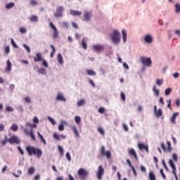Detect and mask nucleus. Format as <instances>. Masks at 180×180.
<instances>
[{
  "mask_svg": "<svg viewBox=\"0 0 180 180\" xmlns=\"http://www.w3.org/2000/svg\"><path fill=\"white\" fill-rule=\"evenodd\" d=\"M25 150L30 157L36 155L37 158H41V155H43V150L39 148H36L35 146H28L25 148Z\"/></svg>",
  "mask_w": 180,
  "mask_h": 180,
  "instance_id": "1",
  "label": "nucleus"
},
{
  "mask_svg": "<svg viewBox=\"0 0 180 180\" xmlns=\"http://www.w3.org/2000/svg\"><path fill=\"white\" fill-rule=\"evenodd\" d=\"M120 36L121 34L117 30H114L113 32L110 34V37L111 38L113 44H115V46H117V44L120 43Z\"/></svg>",
  "mask_w": 180,
  "mask_h": 180,
  "instance_id": "2",
  "label": "nucleus"
},
{
  "mask_svg": "<svg viewBox=\"0 0 180 180\" xmlns=\"http://www.w3.org/2000/svg\"><path fill=\"white\" fill-rule=\"evenodd\" d=\"M64 6H58L56 8V11L53 13L55 18H63V15L64 13Z\"/></svg>",
  "mask_w": 180,
  "mask_h": 180,
  "instance_id": "3",
  "label": "nucleus"
},
{
  "mask_svg": "<svg viewBox=\"0 0 180 180\" xmlns=\"http://www.w3.org/2000/svg\"><path fill=\"white\" fill-rule=\"evenodd\" d=\"M141 61L143 65H146V67H151L153 64V61L151 60V58H146L142 56L141 58Z\"/></svg>",
  "mask_w": 180,
  "mask_h": 180,
  "instance_id": "4",
  "label": "nucleus"
},
{
  "mask_svg": "<svg viewBox=\"0 0 180 180\" xmlns=\"http://www.w3.org/2000/svg\"><path fill=\"white\" fill-rule=\"evenodd\" d=\"M105 174V169L102 165L98 166V171L96 172L97 179H102L103 174Z\"/></svg>",
  "mask_w": 180,
  "mask_h": 180,
  "instance_id": "5",
  "label": "nucleus"
},
{
  "mask_svg": "<svg viewBox=\"0 0 180 180\" xmlns=\"http://www.w3.org/2000/svg\"><path fill=\"white\" fill-rule=\"evenodd\" d=\"M8 141L10 144H20V139L17 136H13L8 139Z\"/></svg>",
  "mask_w": 180,
  "mask_h": 180,
  "instance_id": "6",
  "label": "nucleus"
},
{
  "mask_svg": "<svg viewBox=\"0 0 180 180\" xmlns=\"http://www.w3.org/2000/svg\"><path fill=\"white\" fill-rule=\"evenodd\" d=\"M77 174L79 176H82V179H85V177L89 175V172L84 168H80L79 169Z\"/></svg>",
  "mask_w": 180,
  "mask_h": 180,
  "instance_id": "7",
  "label": "nucleus"
},
{
  "mask_svg": "<svg viewBox=\"0 0 180 180\" xmlns=\"http://www.w3.org/2000/svg\"><path fill=\"white\" fill-rule=\"evenodd\" d=\"M49 26L54 31L53 33V39H58V30H57V27H56V25H54V23L50 22Z\"/></svg>",
  "mask_w": 180,
  "mask_h": 180,
  "instance_id": "8",
  "label": "nucleus"
},
{
  "mask_svg": "<svg viewBox=\"0 0 180 180\" xmlns=\"http://www.w3.org/2000/svg\"><path fill=\"white\" fill-rule=\"evenodd\" d=\"M93 49L96 53H101L105 50V46L103 45L96 44L93 46Z\"/></svg>",
  "mask_w": 180,
  "mask_h": 180,
  "instance_id": "9",
  "label": "nucleus"
},
{
  "mask_svg": "<svg viewBox=\"0 0 180 180\" xmlns=\"http://www.w3.org/2000/svg\"><path fill=\"white\" fill-rule=\"evenodd\" d=\"M84 20H86V22L91 21V18H92V13L89 11H86L83 14Z\"/></svg>",
  "mask_w": 180,
  "mask_h": 180,
  "instance_id": "10",
  "label": "nucleus"
},
{
  "mask_svg": "<svg viewBox=\"0 0 180 180\" xmlns=\"http://www.w3.org/2000/svg\"><path fill=\"white\" fill-rule=\"evenodd\" d=\"M34 60L35 63H39L40 61H43V55L40 52H37L34 57Z\"/></svg>",
  "mask_w": 180,
  "mask_h": 180,
  "instance_id": "11",
  "label": "nucleus"
},
{
  "mask_svg": "<svg viewBox=\"0 0 180 180\" xmlns=\"http://www.w3.org/2000/svg\"><path fill=\"white\" fill-rule=\"evenodd\" d=\"M53 139H55L56 140H58V141H60L61 140V139H63V140H65V139H67V136L64 135V134H61L60 136L58 135V134L57 133H54L53 135ZM61 139H60V138Z\"/></svg>",
  "mask_w": 180,
  "mask_h": 180,
  "instance_id": "12",
  "label": "nucleus"
},
{
  "mask_svg": "<svg viewBox=\"0 0 180 180\" xmlns=\"http://www.w3.org/2000/svg\"><path fill=\"white\" fill-rule=\"evenodd\" d=\"M138 147L141 151H143V150H145L146 153H149L148 145H144V143H138Z\"/></svg>",
  "mask_w": 180,
  "mask_h": 180,
  "instance_id": "13",
  "label": "nucleus"
},
{
  "mask_svg": "<svg viewBox=\"0 0 180 180\" xmlns=\"http://www.w3.org/2000/svg\"><path fill=\"white\" fill-rule=\"evenodd\" d=\"M128 154H129V155H133V157H134L136 161L137 160H139V157H137V153H136V150L134 148H131L129 150H128Z\"/></svg>",
  "mask_w": 180,
  "mask_h": 180,
  "instance_id": "14",
  "label": "nucleus"
},
{
  "mask_svg": "<svg viewBox=\"0 0 180 180\" xmlns=\"http://www.w3.org/2000/svg\"><path fill=\"white\" fill-rule=\"evenodd\" d=\"M70 15H72V16H81L82 15V12L79 11L70 10Z\"/></svg>",
  "mask_w": 180,
  "mask_h": 180,
  "instance_id": "15",
  "label": "nucleus"
},
{
  "mask_svg": "<svg viewBox=\"0 0 180 180\" xmlns=\"http://www.w3.org/2000/svg\"><path fill=\"white\" fill-rule=\"evenodd\" d=\"M179 116V112H174L171 118V122L173 123V124H175L176 123V117Z\"/></svg>",
  "mask_w": 180,
  "mask_h": 180,
  "instance_id": "16",
  "label": "nucleus"
},
{
  "mask_svg": "<svg viewBox=\"0 0 180 180\" xmlns=\"http://www.w3.org/2000/svg\"><path fill=\"white\" fill-rule=\"evenodd\" d=\"M144 40L146 43H148V44H150L153 42V37H151V35L150 34H148L145 37Z\"/></svg>",
  "mask_w": 180,
  "mask_h": 180,
  "instance_id": "17",
  "label": "nucleus"
},
{
  "mask_svg": "<svg viewBox=\"0 0 180 180\" xmlns=\"http://www.w3.org/2000/svg\"><path fill=\"white\" fill-rule=\"evenodd\" d=\"M6 71H12V63L11 62L10 60H7V67L6 68Z\"/></svg>",
  "mask_w": 180,
  "mask_h": 180,
  "instance_id": "18",
  "label": "nucleus"
},
{
  "mask_svg": "<svg viewBox=\"0 0 180 180\" xmlns=\"http://www.w3.org/2000/svg\"><path fill=\"white\" fill-rule=\"evenodd\" d=\"M122 33L123 41L124 43H126V41H127V32H126V30H122Z\"/></svg>",
  "mask_w": 180,
  "mask_h": 180,
  "instance_id": "19",
  "label": "nucleus"
},
{
  "mask_svg": "<svg viewBox=\"0 0 180 180\" xmlns=\"http://www.w3.org/2000/svg\"><path fill=\"white\" fill-rule=\"evenodd\" d=\"M105 153H108V151H106V148L105 147V146H102L100 149L101 156L103 157V155L105 154Z\"/></svg>",
  "mask_w": 180,
  "mask_h": 180,
  "instance_id": "20",
  "label": "nucleus"
},
{
  "mask_svg": "<svg viewBox=\"0 0 180 180\" xmlns=\"http://www.w3.org/2000/svg\"><path fill=\"white\" fill-rule=\"evenodd\" d=\"M57 101H61L63 102H67V99L64 98L63 94H58L56 97Z\"/></svg>",
  "mask_w": 180,
  "mask_h": 180,
  "instance_id": "21",
  "label": "nucleus"
},
{
  "mask_svg": "<svg viewBox=\"0 0 180 180\" xmlns=\"http://www.w3.org/2000/svg\"><path fill=\"white\" fill-rule=\"evenodd\" d=\"M58 61L59 64H64V59L63 58V55H61V53L58 54Z\"/></svg>",
  "mask_w": 180,
  "mask_h": 180,
  "instance_id": "22",
  "label": "nucleus"
},
{
  "mask_svg": "<svg viewBox=\"0 0 180 180\" xmlns=\"http://www.w3.org/2000/svg\"><path fill=\"white\" fill-rule=\"evenodd\" d=\"M37 71L39 74H42V75H46V74H47V70H46L44 68H41L38 69Z\"/></svg>",
  "mask_w": 180,
  "mask_h": 180,
  "instance_id": "23",
  "label": "nucleus"
},
{
  "mask_svg": "<svg viewBox=\"0 0 180 180\" xmlns=\"http://www.w3.org/2000/svg\"><path fill=\"white\" fill-rule=\"evenodd\" d=\"M37 135L41 139V141H42L43 144L46 146V144H47V142L46 141V139H44V137H43V135H41V134H40V132L39 131L37 132Z\"/></svg>",
  "mask_w": 180,
  "mask_h": 180,
  "instance_id": "24",
  "label": "nucleus"
},
{
  "mask_svg": "<svg viewBox=\"0 0 180 180\" xmlns=\"http://www.w3.org/2000/svg\"><path fill=\"white\" fill-rule=\"evenodd\" d=\"M149 179L150 180H157V177H155V174H154V172H149Z\"/></svg>",
  "mask_w": 180,
  "mask_h": 180,
  "instance_id": "25",
  "label": "nucleus"
},
{
  "mask_svg": "<svg viewBox=\"0 0 180 180\" xmlns=\"http://www.w3.org/2000/svg\"><path fill=\"white\" fill-rule=\"evenodd\" d=\"M103 157H106L108 160H110V158L112 157V153H110V150H107V152L103 155Z\"/></svg>",
  "mask_w": 180,
  "mask_h": 180,
  "instance_id": "26",
  "label": "nucleus"
},
{
  "mask_svg": "<svg viewBox=\"0 0 180 180\" xmlns=\"http://www.w3.org/2000/svg\"><path fill=\"white\" fill-rule=\"evenodd\" d=\"M153 92H155V94L156 95V96H160V89H157L156 85L153 86Z\"/></svg>",
  "mask_w": 180,
  "mask_h": 180,
  "instance_id": "27",
  "label": "nucleus"
},
{
  "mask_svg": "<svg viewBox=\"0 0 180 180\" xmlns=\"http://www.w3.org/2000/svg\"><path fill=\"white\" fill-rule=\"evenodd\" d=\"M172 168V174L174 175L175 179L179 180L178 175L176 174V167L174 166Z\"/></svg>",
  "mask_w": 180,
  "mask_h": 180,
  "instance_id": "28",
  "label": "nucleus"
},
{
  "mask_svg": "<svg viewBox=\"0 0 180 180\" xmlns=\"http://www.w3.org/2000/svg\"><path fill=\"white\" fill-rule=\"evenodd\" d=\"M25 126L26 127H32V129H36L37 127L36 124H30V122H26Z\"/></svg>",
  "mask_w": 180,
  "mask_h": 180,
  "instance_id": "29",
  "label": "nucleus"
},
{
  "mask_svg": "<svg viewBox=\"0 0 180 180\" xmlns=\"http://www.w3.org/2000/svg\"><path fill=\"white\" fill-rule=\"evenodd\" d=\"M30 20L31 22H39V17L37 15H32L30 17Z\"/></svg>",
  "mask_w": 180,
  "mask_h": 180,
  "instance_id": "30",
  "label": "nucleus"
},
{
  "mask_svg": "<svg viewBox=\"0 0 180 180\" xmlns=\"http://www.w3.org/2000/svg\"><path fill=\"white\" fill-rule=\"evenodd\" d=\"M11 129L13 131H18L19 127L16 124H13Z\"/></svg>",
  "mask_w": 180,
  "mask_h": 180,
  "instance_id": "31",
  "label": "nucleus"
},
{
  "mask_svg": "<svg viewBox=\"0 0 180 180\" xmlns=\"http://www.w3.org/2000/svg\"><path fill=\"white\" fill-rule=\"evenodd\" d=\"M51 48L52 49V51L50 53L51 58H53L54 57V53H56V48H54V46L51 45Z\"/></svg>",
  "mask_w": 180,
  "mask_h": 180,
  "instance_id": "32",
  "label": "nucleus"
},
{
  "mask_svg": "<svg viewBox=\"0 0 180 180\" xmlns=\"http://www.w3.org/2000/svg\"><path fill=\"white\" fill-rule=\"evenodd\" d=\"M156 115V117H161V116H162V110L161 108H160L158 110V111H156V112H155Z\"/></svg>",
  "mask_w": 180,
  "mask_h": 180,
  "instance_id": "33",
  "label": "nucleus"
},
{
  "mask_svg": "<svg viewBox=\"0 0 180 180\" xmlns=\"http://www.w3.org/2000/svg\"><path fill=\"white\" fill-rule=\"evenodd\" d=\"M87 75H96V72L93 70H86Z\"/></svg>",
  "mask_w": 180,
  "mask_h": 180,
  "instance_id": "34",
  "label": "nucleus"
},
{
  "mask_svg": "<svg viewBox=\"0 0 180 180\" xmlns=\"http://www.w3.org/2000/svg\"><path fill=\"white\" fill-rule=\"evenodd\" d=\"M34 171H36V169H34L33 167H31L28 169V174L30 175H33V174H34Z\"/></svg>",
  "mask_w": 180,
  "mask_h": 180,
  "instance_id": "35",
  "label": "nucleus"
},
{
  "mask_svg": "<svg viewBox=\"0 0 180 180\" xmlns=\"http://www.w3.org/2000/svg\"><path fill=\"white\" fill-rule=\"evenodd\" d=\"M13 6H15V3L11 2L7 4V5L6 6V9H11V8H13Z\"/></svg>",
  "mask_w": 180,
  "mask_h": 180,
  "instance_id": "36",
  "label": "nucleus"
},
{
  "mask_svg": "<svg viewBox=\"0 0 180 180\" xmlns=\"http://www.w3.org/2000/svg\"><path fill=\"white\" fill-rule=\"evenodd\" d=\"M171 92H172V89L169 87V88L166 89L165 94L166 96H168V95H170Z\"/></svg>",
  "mask_w": 180,
  "mask_h": 180,
  "instance_id": "37",
  "label": "nucleus"
},
{
  "mask_svg": "<svg viewBox=\"0 0 180 180\" xmlns=\"http://www.w3.org/2000/svg\"><path fill=\"white\" fill-rule=\"evenodd\" d=\"M72 130L75 134H76L77 136L79 137V133L78 132V129H77L76 126L72 127Z\"/></svg>",
  "mask_w": 180,
  "mask_h": 180,
  "instance_id": "38",
  "label": "nucleus"
},
{
  "mask_svg": "<svg viewBox=\"0 0 180 180\" xmlns=\"http://www.w3.org/2000/svg\"><path fill=\"white\" fill-rule=\"evenodd\" d=\"M156 84L159 86H161V85H162V84H164V80L162 79H158L156 81Z\"/></svg>",
  "mask_w": 180,
  "mask_h": 180,
  "instance_id": "39",
  "label": "nucleus"
},
{
  "mask_svg": "<svg viewBox=\"0 0 180 180\" xmlns=\"http://www.w3.org/2000/svg\"><path fill=\"white\" fill-rule=\"evenodd\" d=\"M27 136H30V137L34 140V141H36V136H34V131H32L31 133L27 132Z\"/></svg>",
  "mask_w": 180,
  "mask_h": 180,
  "instance_id": "40",
  "label": "nucleus"
},
{
  "mask_svg": "<svg viewBox=\"0 0 180 180\" xmlns=\"http://www.w3.org/2000/svg\"><path fill=\"white\" fill-rule=\"evenodd\" d=\"M175 8H176V13H180V4H176Z\"/></svg>",
  "mask_w": 180,
  "mask_h": 180,
  "instance_id": "41",
  "label": "nucleus"
},
{
  "mask_svg": "<svg viewBox=\"0 0 180 180\" xmlns=\"http://www.w3.org/2000/svg\"><path fill=\"white\" fill-rule=\"evenodd\" d=\"M77 105L79 106H82V105H85V99H81L78 103Z\"/></svg>",
  "mask_w": 180,
  "mask_h": 180,
  "instance_id": "42",
  "label": "nucleus"
},
{
  "mask_svg": "<svg viewBox=\"0 0 180 180\" xmlns=\"http://www.w3.org/2000/svg\"><path fill=\"white\" fill-rule=\"evenodd\" d=\"M75 120L77 124H79V123H81V117L79 116H76Z\"/></svg>",
  "mask_w": 180,
  "mask_h": 180,
  "instance_id": "43",
  "label": "nucleus"
},
{
  "mask_svg": "<svg viewBox=\"0 0 180 180\" xmlns=\"http://www.w3.org/2000/svg\"><path fill=\"white\" fill-rule=\"evenodd\" d=\"M98 131H99V133H101V134H102V136H105V130L103 129V128L99 127L98 129Z\"/></svg>",
  "mask_w": 180,
  "mask_h": 180,
  "instance_id": "44",
  "label": "nucleus"
},
{
  "mask_svg": "<svg viewBox=\"0 0 180 180\" xmlns=\"http://www.w3.org/2000/svg\"><path fill=\"white\" fill-rule=\"evenodd\" d=\"M6 112H13L14 109L13 108L8 105L6 107Z\"/></svg>",
  "mask_w": 180,
  "mask_h": 180,
  "instance_id": "45",
  "label": "nucleus"
},
{
  "mask_svg": "<svg viewBox=\"0 0 180 180\" xmlns=\"http://www.w3.org/2000/svg\"><path fill=\"white\" fill-rule=\"evenodd\" d=\"M82 47H83V49H84V50H86V49H87L86 42H85V41H84V39H82Z\"/></svg>",
  "mask_w": 180,
  "mask_h": 180,
  "instance_id": "46",
  "label": "nucleus"
},
{
  "mask_svg": "<svg viewBox=\"0 0 180 180\" xmlns=\"http://www.w3.org/2000/svg\"><path fill=\"white\" fill-rule=\"evenodd\" d=\"M11 44L15 47V49H18V44H16V42L13 40V38L11 39Z\"/></svg>",
  "mask_w": 180,
  "mask_h": 180,
  "instance_id": "47",
  "label": "nucleus"
},
{
  "mask_svg": "<svg viewBox=\"0 0 180 180\" xmlns=\"http://www.w3.org/2000/svg\"><path fill=\"white\" fill-rule=\"evenodd\" d=\"M162 164L164 166L166 171H169V169H168V167L167 166V163H165V160H162Z\"/></svg>",
  "mask_w": 180,
  "mask_h": 180,
  "instance_id": "48",
  "label": "nucleus"
},
{
  "mask_svg": "<svg viewBox=\"0 0 180 180\" xmlns=\"http://www.w3.org/2000/svg\"><path fill=\"white\" fill-rule=\"evenodd\" d=\"M5 53L6 54H9V53H11V48H9V46L5 47Z\"/></svg>",
  "mask_w": 180,
  "mask_h": 180,
  "instance_id": "49",
  "label": "nucleus"
},
{
  "mask_svg": "<svg viewBox=\"0 0 180 180\" xmlns=\"http://www.w3.org/2000/svg\"><path fill=\"white\" fill-rule=\"evenodd\" d=\"M58 148L60 153V155H64V148H63L62 146H58Z\"/></svg>",
  "mask_w": 180,
  "mask_h": 180,
  "instance_id": "50",
  "label": "nucleus"
},
{
  "mask_svg": "<svg viewBox=\"0 0 180 180\" xmlns=\"http://www.w3.org/2000/svg\"><path fill=\"white\" fill-rule=\"evenodd\" d=\"M160 174L163 178V179H167V176L164 174V170L162 169H160Z\"/></svg>",
  "mask_w": 180,
  "mask_h": 180,
  "instance_id": "51",
  "label": "nucleus"
},
{
  "mask_svg": "<svg viewBox=\"0 0 180 180\" xmlns=\"http://www.w3.org/2000/svg\"><path fill=\"white\" fill-rule=\"evenodd\" d=\"M23 47H25V50H27V51L28 53H30L31 50H30V47H29V46L26 45L25 44H23Z\"/></svg>",
  "mask_w": 180,
  "mask_h": 180,
  "instance_id": "52",
  "label": "nucleus"
},
{
  "mask_svg": "<svg viewBox=\"0 0 180 180\" xmlns=\"http://www.w3.org/2000/svg\"><path fill=\"white\" fill-rule=\"evenodd\" d=\"M24 131H25V134H26V136H27V133H32L33 131V129H31V130L29 131V129H27V128H25Z\"/></svg>",
  "mask_w": 180,
  "mask_h": 180,
  "instance_id": "53",
  "label": "nucleus"
},
{
  "mask_svg": "<svg viewBox=\"0 0 180 180\" xmlns=\"http://www.w3.org/2000/svg\"><path fill=\"white\" fill-rule=\"evenodd\" d=\"M169 164L171 168H172L173 167H175V163H174V161L172 159L169 160Z\"/></svg>",
  "mask_w": 180,
  "mask_h": 180,
  "instance_id": "54",
  "label": "nucleus"
},
{
  "mask_svg": "<svg viewBox=\"0 0 180 180\" xmlns=\"http://www.w3.org/2000/svg\"><path fill=\"white\" fill-rule=\"evenodd\" d=\"M6 143H8V136H5V140L1 141V144L3 146H6Z\"/></svg>",
  "mask_w": 180,
  "mask_h": 180,
  "instance_id": "55",
  "label": "nucleus"
},
{
  "mask_svg": "<svg viewBox=\"0 0 180 180\" xmlns=\"http://www.w3.org/2000/svg\"><path fill=\"white\" fill-rule=\"evenodd\" d=\"M30 4H31V5H32V6H36V5H37V1H36V0H31L30 1Z\"/></svg>",
  "mask_w": 180,
  "mask_h": 180,
  "instance_id": "56",
  "label": "nucleus"
},
{
  "mask_svg": "<svg viewBox=\"0 0 180 180\" xmlns=\"http://www.w3.org/2000/svg\"><path fill=\"white\" fill-rule=\"evenodd\" d=\"M66 159L68 161H71V155H70L69 152L66 153Z\"/></svg>",
  "mask_w": 180,
  "mask_h": 180,
  "instance_id": "57",
  "label": "nucleus"
},
{
  "mask_svg": "<svg viewBox=\"0 0 180 180\" xmlns=\"http://www.w3.org/2000/svg\"><path fill=\"white\" fill-rule=\"evenodd\" d=\"M49 122H51V123H52V124H56V121L54 120V119H53V117H48Z\"/></svg>",
  "mask_w": 180,
  "mask_h": 180,
  "instance_id": "58",
  "label": "nucleus"
},
{
  "mask_svg": "<svg viewBox=\"0 0 180 180\" xmlns=\"http://www.w3.org/2000/svg\"><path fill=\"white\" fill-rule=\"evenodd\" d=\"M98 112L101 114L105 113V108L101 107V108H98Z\"/></svg>",
  "mask_w": 180,
  "mask_h": 180,
  "instance_id": "59",
  "label": "nucleus"
},
{
  "mask_svg": "<svg viewBox=\"0 0 180 180\" xmlns=\"http://www.w3.org/2000/svg\"><path fill=\"white\" fill-rule=\"evenodd\" d=\"M58 130H60V131H64V125L63 124H60L58 127Z\"/></svg>",
  "mask_w": 180,
  "mask_h": 180,
  "instance_id": "60",
  "label": "nucleus"
},
{
  "mask_svg": "<svg viewBox=\"0 0 180 180\" xmlns=\"http://www.w3.org/2000/svg\"><path fill=\"white\" fill-rule=\"evenodd\" d=\"M20 33H26L27 32V30L25 27H21L20 29Z\"/></svg>",
  "mask_w": 180,
  "mask_h": 180,
  "instance_id": "61",
  "label": "nucleus"
},
{
  "mask_svg": "<svg viewBox=\"0 0 180 180\" xmlns=\"http://www.w3.org/2000/svg\"><path fill=\"white\" fill-rule=\"evenodd\" d=\"M25 102H27V103H30L32 102V99H30V97H25Z\"/></svg>",
  "mask_w": 180,
  "mask_h": 180,
  "instance_id": "62",
  "label": "nucleus"
},
{
  "mask_svg": "<svg viewBox=\"0 0 180 180\" xmlns=\"http://www.w3.org/2000/svg\"><path fill=\"white\" fill-rule=\"evenodd\" d=\"M121 99L126 101V95L123 92L121 93Z\"/></svg>",
  "mask_w": 180,
  "mask_h": 180,
  "instance_id": "63",
  "label": "nucleus"
},
{
  "mask_svg": "<svg viewBox=\"0 0 180 180\" xmlns=\"http://www.w3.org/2000/svg\"><path fill=\"white\" fill-rule=\"evenodd\" d=\"M176 105L177 108H179V106H180V99L179 98H177L176 100Z\"/></svg>",
  "mask_w": 180,
  "mask_h": 180,
  "instance_id": "64",
  "label": "nucleus"
}]
</instances>
